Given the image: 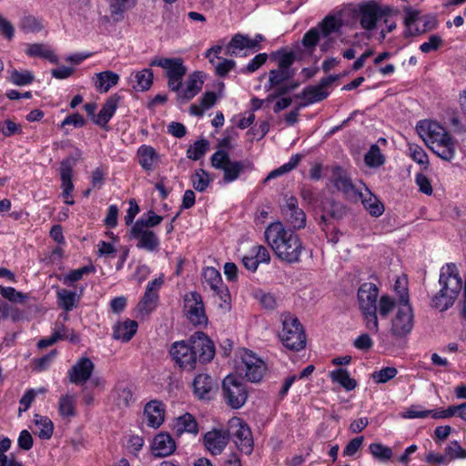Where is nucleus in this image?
I'll use <instances>...</instances> for the list:
<instances>
[{
	"mask_svg": "<svg viewBox=\"0 0 466 466\" xmlns=\"http://www.w3.org/2000/svg\"><path fill=\"white\" fill-rule=\"evenodd\" d=\"M168 352L172 360L181 370L192 371L198 362L209 363L215 356V344L203 331H196L187 339L175 341Z\"/></svg>",
	"mask_w": 466,
	"mask_h": 466,
	"instance_id": "1",
	"label": "nucleus"
},
{
	"mask_svg": "<svg viewBox=\"0 0 466 466\" xmlns=\"http://www.w3.org/2000/svg\"><path fill=\"white\" fill-rule=\"evenodd\" d=\"M265 238L275 256L287 264L300 261L305 246L298 234L281 224H271L265 230Z\"/></svg>",
	"mask_w": 466,
	"mask_h": 466,
	"instance_id": "2",
	"label": "nucleus"
},
{
	"mask_svg": "<svg viewBox=\"0 0 466 466\" xmlns=\"http://www.w3.org/2000/svg\"><path fill=\"white\" fill-rule=\"evenodd\" d=\"M439 283L441 288L433 296L431 306L445 311L454 304L462 288V280L454 263H447L441 268Z\"/></svg>",
	"mask_w": 466,
	"mask_h": 466,
	"instance_id": "3",
	"label": "nucleus"
},
{
	"mask_svg": "<svg viewBox=\"0 0 466 466\" xmlns=\"http://www.w3.org/2000/svg\"><path fill=\"white\" fill-rule=\"evenodd\" d=\"M359 308L364 319L366 327L371 332L379 331V319L377 317V303L379 289L371 282L362 283L357 293Z\"/></svg>",
	"mask_w": 466,
	"mask_h": 466,
	"instance_id": "4",
	"label": "nucleus"
},
{
	"mask_svg": "<svg viewBox=\"0 0 466 466\" xmlns=\"http://www.w3.org/2000/svg\"><path fill=\"white\" fill-rule=\"evenodd\" d=\"M282 329L279 333L283 346L292 351H299L306 347V333L299 319L289 312L281 315Z\"/></svg>",
	"mask_w": 466,
	"mask_h": 466,
	"instance_id": "5",
	"label": "nucleus"
},
{
	"mask_svg": "<svg viewBox=\"0 0 466 466\" xmlns=\"http://www.w3.org/2000/svg\"><path fill=\"white\" fill-rule=\"evenodd\" d=\"M397 10L390 5H382L375 0H370L359 5L358 17L360 27L373 31L380 20L388 24V17L395 15Z\"/></svg>",
	"mask_w": 466,
	"mask_h": 466,
	"instance_id": "6",
	"label": "nucleus"
},
{
	"mask_svg": "<svg viewBox=\"0 0 466 466\" xmlns=\"http://www.w3.org/2000/svg\"><path fill=\"white\" fill-rule=\"evenodd\" d=\"M222 394L225 402L234 410L240 409L248 399L245 383L234 375H228L223 380Z\"/></svg>",
	"mask_w": 466,
	"mask_h": 466,
	"instance_id": "7",
	"label": "nucleus"
},
{
	"mask_svg": "<svg viewBox=\"0 0 466 466\" xmlns=\"http://www.w3.org/2000/svg\"><path fill=\"white\" fill-rule=\"evenodd\" d=\"M81 150L75 148L67 157L60 161V181L61 187L63 188L62 198L64 202L67 205H73L75 203L73 198L75 187L72 181L73 168L81 158Z\"/></svg>",
	"mask_w": 466,
	"mask_h": 466,
	"instance_id": "8",
	"label": "nucleus"
},
{
	"mask_svg": "<svg viewBox=\"0 0 466 466\" xmlns=\"http://www.w3.org/2000/svg\"><path fill=\"white\" fill-rule=\"evenodd\" d=\"M183 311L187 319L194 326L205 327L208 319L206 314L202 296L197 291H191L184 296Z\"/></svg>",
	"mask_w": 466,
	"mask_h": 466,
	"instance_id": "9",
	"label": "nucleus"
},
{
	"mask_svg": "<svg viewBox=\"0 0 466 466\" xmlns=\"http://www.w3.org/2000/svg\"><path fill=\"white\" fill-rule=\"evenodd\" d=\"M414 327V312L411 304L398 305V309L391 319L390 334L396 339L407 337Z\"/></svg>",
	"mask_w": 466,
	"mask_h": 466,
	"instance_id": "10",
	"label": "nucleus"
},
{
	"mask_svg": "<svg viewBox=\"0 0 466 466\" xmlns=\"http://www.w3.org/2000/svg\"><path fill=\"white\" fill-rule=\"evenodd\" d=\"M128 239H137V248L147 252H156L160 246V239L151 229L132 226L129 229Z\"/></svg>",
	"mask_w": 466,
	"mask_h": 466,
	"instance_id": "11",
	"label": "nucleus"
},
{
	"mask_svg": "<svg viewBox=\"0 0 466 466\" xmlns=\"http://www.w3.org/2000/svg\"><path fill=\"white\" fill-rule=\"evenodd\" d=\"M94 370V362L88 357H81L68 370L66 376L71 383L84 385L91 379Z\"/></svg>",
	"mask_w": 466,
	"mask_h": 466,
	"instance_id": "12",
	"label": "nucleus"
},
{
	"mask_svg": "<svg viewBox=\"0 0 466 466\" xmlns=\"http://www.w3.org/2000/svg\"><path fill=\"white\" fill-rule=\"evenodd\" d=\"M230 440V431L224 429H214L203 436L206 449L212 455L220 454Z\"/></svg>",
	"mask_w": 466,
	"mask_h": 466,
	"instance_id": "13",
	"label": "nucleus"
},
{
	"mask_svg": "<svg viewBox=\"0 0 466 466\" xmlns=\"http://www.w3.org/2000/svg\"><path fill=\"white\" fill-rule=\"evenodd\" d=\"M241 359L245 366L247 380L251 382L260 381L266 370L265 362L251 350H246Z\"/></svg>",
	"mask_w": 466,
	"mask_h": 466,
	"instance_id": "14",
	"label": "nucleus"
},
{
	"mask_svg": "<svg viewBox=\"0 0 466 466\" xmlns=\"http://www.w3.org/2000/svg\"><path fill=\"white\" fill-rule=\"evenodd\" d=\"M149 66L165 69L167 78L184 76L187 74V67L180 57L167 58L156 56L150 60Z\"/></svg>",
	"mask_w": 466,
	"mask_h": 466,
	"instance_id": "15",
	"label": "nucleus"
},
{
	"mask_svg": "<svg viewBox=\"0 0 466 466\" xmlns=\"http://www.w3.org/2000/svg\"><path fill=\"white\" fill-rule=\"evenodd\" d=\"M238 450L246 454L250 455L254 449V441L250 428L247 423L239 421L238 428L230 432Z\"/></svg>",
	"mask_w": 466,
	"mask_h": 466,
	"instance_id": "16",
	"label": "nucleus"
},
{
	"mask_svg": "<svg viewBox=\"0 0 466 466\" xmlns=\"http://www.w3.org/2000/svg\"><path fill=\"white\" fill-rule=\"evenodd\" d=\"M282 213L287 217L288 222L295 229H301L306 226V214L299 208L298 199L291 196L287 198L282 207Z\"/></svg>",
	"mask_w": 466,
	"mask_h": 466,
	"instance_id": "17",
	"label": "nucleus"
},
{
	"mask_svg": "<svg viewBox=\"0 0 466 466\" xmlns=\"http://www.w3.org/2000/svg\"><path fill=\"white\" fill-rule=\"evenodd\" d=\"M85 286L75 289H60V309L65 311L64 320L68 319V312L76 309L84 295Z\"/></svg>",
	"mask_w": 466,
	"mask_h": 466,
	"instance_id": "18",
	"label": "nucleus"
},
{
	"mask_svg": "<svg viewBox=\"0 0 466 466\" xmlns=\"http://www.w3.org/2000/svg\"><path fill=\"white\" fill-rule=\"evenodd\" d=\"M121 98L122 96L118 94L111 95L103 104L102 108L96 115V117L93 119L94 124L106 131H108V122L114 116Z\"/></svg>",
	"mask_w": 466,
	"mask_h": 466,
	"instance_id": "19",
	"label": "nucleus"
},
{
	"mask_svg": "<svg viewBox=\"0 0 466 466\" xmlns=\"http://www.w3.org/2000/svg\"><path fill=\"white\" fill-rule=\"evenodd\" d=\"M433 142L434 144H430L428 147L435 155L446 161H451L454 158L456 153L455 141L449 132Z\"/></svg>",
	"mask_w": 466,
	"mask_h": 466,
	"instance_id": "20",
	"label": "nucleus"
},
{
	"mask_svg": "<svg viewBox=\"0 0 466 466\" xmlns=\"http://www.w3.org/2000/svg\"><path fill=\"white\" fill-rule=\"evenodd\" d=\"M176 448L175 440L167 432L157 434L151 444L152 454L157 458L171 455L176 451Z\"/></svg>",
	"mask_w": 466,
	"mask_h": 466,
	"instance_id": "21",
	"label": "nucleus"
},
{
	"mask_svg": "<svg viewBox=\"0 0 466 466\" xmlns=\"http://www.w3.org/2000/svg\"><path fill=\"white\" fill-rule=\"evenodd\" d=\"M137 157L139 166L147 173L154 171L160 160L157 150L152 146L146 144L137 148Z\"/></svg>",
	"mask_w": 466,
	"mask_h": 466,
	"instance_id": "22",
	"label": "nucleus"
},
{
	"mask_svg": "<svg viewBox=\"0 0 466 466\" xmlns=\"http://www.w3.org/2000/svg\"><path fill=\"white\" fill-rule=\"evenodd\" d=\"M417 130L421 138L429 146L434 144L432 141L439 139L441 136L447 133L446 129L432 120H421L417 125Z\"/></svg>",
	"mask_w": 466,
	"mask_h": 466,
	"instance_id": "23",
	"label": "nucleus"
},
{
	"mask_svg": "<svg viewBox=\"0 0 466 466\" xmlns=\"http://www.w3.org/2000/svg\"><path fill=\"white\" fill-rule=\"evenodd\" d=\"M144 416L147 418L148 427L159 428L165 419V405L157 400H150L145 405Z\"/></svg>",
	"mask_w": 466,
	"mask_h": 466,
	"instance_id": "24",
	"label": "nucleus"
},
{
	"mask_svg": "<svg viewBox=\"0 0 466 466\" xmlns=\"http://www.w3.org/2000/svg\"><path fill=\"white\" fill-rule=\"evenodd\" d=\"M206 75L202 71H195L187 81V86L178 96L186 101L193 99L202 89Z\"/></svg>",
	"mask_w": 466,
	"mask_h": 466,
	"instance_id": "25",
	"label": "nucleus"
},
{
	"mask_svg": "<svg viewBox=\"0 0 466 466\" xmlns=\"http://www.w3.org/2000/svg\"><path fill=\"white\" fill-rule=\"evenodd\" d=\"M194 395L198 400H210L213 389V379L204 373L198 374L192 383Z\"/></svg>",
	"mask_w": 466,
	"mask_h": 466,
	"instance_id": "26",
	"label": "nucleus"
},
{
	"mask_svg": "<svg viewBox=\"0 0 466 466\" xmlns=\"http://www.w3.org/2000/svg\"><path fill=\"white\" fill-rule=\"evenodd\" d=\"M254 165L250 161H231L223 170V181L226 184L236 181L244 170L253 169Z\"/></svg>",
	"mask_w": 466,
	"mask_h": 466,
	"instance_id": "27",
	"label": "nucleus"
},
{
	"mask_svg": "<svg viewBox=\"0 0 466 466\" xmlns=\"http://www.w3.org/2000/svg\"><path fill=\"white\" fill-rule=\"evenodd\" d=\"M420 23L422 24L421 27L416 26L414 29H405L403 31V37L410 38L420 35L422 34L435 30L439 25L437 16L433 14L422 15L420 16Z\"/></svg>",
	"mask_w": 466,
	"mask_h": 466,
	"instance_id": "28",
	"label": "nucleus"
},
{
	"mask_svg": "<svg viewBox=\"0 0 466 466\" xmlns=\"http://www.w3.org/2000/svg\"><path fill=\"white\" fill-rule=\"evenodd\" d=\"M329 95V91L316 85L306 86L300 94L297 95V97L304 100L301 106H307L325 100Z\"/></svg>",
	"mask_w": 466,
	"mask_h": 466,
	"instance_id": "29",
	"label": "nucleus"
},
{
	"mask_svg": "<svg viewBox=\"0 0 466 466\" xmlns=\"http://www.w3.org/2000/svg\"><path fill=\"white\" fill-rule=\"evenodd\" d=\"M137 322L129 319L118 322L113 328V338L116 340L128 342L137 333Z\"/></svg>",
	"mask_w": 466,
	"mask_h": 466,
	"instance_id": "30",
	"label": "nucleus"
},
{
	"mask_svg": "<svg viewBox=\"0 0 466 466\" xmlns=\"http://www.w3.org/2000/svg\"><path fill=\"white\" fill-rule=\"evenodd\" d=\"M96 272V268L93 264L83 266L79 268L72 269L68 273L60 276V281L62 283L70 288L75 289V287H81L82 285L76 284L77 281L83 279L85 275L92 274Z\"/></svg>",
	"mask_w": 466,
	"mask_h": 466,
	"instance_id": "31",
	"label": "nucleus"
},
{
	"mask_svg": "<svg viewBox=\"0 0 466 466\" xmlns=\"http://www.w3.org/2000/svg\"><path fill=\"white\" fill-rule=\"evenodd\" d=\"M118 81V74L106 70L96 74L95 86L98 92L106 93L111 87L116 86Z\"/></svg>",
	"mask_w": 466,
	"mask_h": 466,
	"instance_id": "32",
	"label": "nucleus"
},
{
	"mask_svg": "<svg viewBox=\"0 0 466 466\" xmlns=\"http://www.w3.org/2000/svg\"><path fill=\"white\" fill-rule=\"evenodd\" d=\"M329 378L332 382L339 384L347 391L353 390L358 385L356 380L350 376L346 369L339 368L331 370Z\"/></svg>",
	"mask_w": 466,
	"mask_h": 466,
	"instance_id": "33",
	"label": "nucleus"
},
{
	"mask_svg": "<svg viewBox=\"0 0 466 466\" xmlns=\"http://www.w3.org/2000/svg\"><path fill=\"white\" fill-rule=\"evenodd\" d=\"M295 76V71H286L280 68L271 69L268 72V81L265 85L267 91L273 89L275 86L292 80Z\"/></svg>",
	"mask_w": 466,
	"mask_h": 466,
	"instance_id": "34",
	"label": "nucleus"
},
{
	"mask_svg": "<svg viewBox=\"0 0 466 466\" xmlns=\"http://www.w3.org/2000/svg\"><path fill=\"white\" fill-rule=\"evenodd\" d=\"M367 195L360 197L361 198V202L363 204L364 208L369 212V214L372 217L378 218L382 215L384 212V205L379 200V198L370 192V190L367 187Z\"/></svg>",
	"mask_w": 466,
	"mask_h": 466,
	"instance_id": "35",
	"label": "nucleus"
},
{
	"mask_svg": "<svg viewBox=\"0 0 466 466\" xmlns=\"http://www.w3.org/2000/svg\"><path fill=\"white\" fill-rule=\"evenodd\" d=\"M333 185L345 195L353 194L362 197V193L355 187L351 178L345 172H339L338 175L334 174Z\"/></svg>",
	"mask_w": 466,
	"mask_h": 466,
	"instance_id": "36",
	"label": "nucleus"
},
{
	"mask_svg": "<svg viewBox=\"0 0 466 466\" xmlns=\"http://www.w3.org/2000/svg\"><path fill=\"white\" fill-rule=\"evenodd\" d=\"M342 20L334 15H326L317 25L322 36L327 37L333 33H337L342 27Z\"/></svg>",
	"mask_w": 466,
	"mask_h": 466,
	"instance_id": "37",
	"label": "nucleus"
},
{
	"mask_svg": "<svg viewBox=\"0 0 466 466\" xmlns=\"http://www.w3.org/2000/svg\"><path fill=\"white\" fill-rule=\"evenodd\" d=\"M175 429L179 434L183 432L197 434L198 432V424L195 417L187 412L177 419Z\"/></svg>",
	"mask_w": 466,
	"mask_h": 466,
	"instance_id": "38",
	"label": "nucleus"
},
{
	"mask_svg": "<svg viewBox=\"0 0 466 466\" xmlns=\"http://www.w3.org/2000/svg\"><path fill=\"white\" fill-rule=\"evenodd\" d=\"M136 85L133 86L137 91H147L153 84L154 74L152 69L145 68L132 74Z\"/></svg>",
	"mask_w": 466,
	"mask_h": 466,
	"instance_id": "39",
	"label": "nucleus"
},
{
	"mask_svg": "<svg viewBox=\"0 0 466 466\" xmlns=\"http://www.w3.org/2000/svg\"><path fill=\"white\" fill-rule=\"evenodd\" d=\"M190 182L195 190L205 192L213 182V178L208 171L198 168L190 176Z\"/></svg>",
	"mask_w": 466,
	"mask_h": 466,
	"instance_id": "40",
	"label": "nucleus"
},
{
	"mask_svg": "<svg viewBox=\"0 0 466 466\" xmlns=\"http://www.w3.org/2000/svg\"><path fill=\"white\" fill-rule=\"evenodd\" d=\"M386 162V157L382 154L380 147L377 144H372L368 152L364 155V163L371 168H379Z\"/></svg>",
	"mask_w": 466,
	"mask_h": 466,
	"instance_id": "41",
	"label": "nucleus"
},
{
	"mask_svg": "<svg viewBox=\"0 0 466 466\" xmlns=\"http://www.w3.org/2000/svg\"><path fill=\"white\" fill-rule=\"evenodd\" d=\"M34 422L38 428L37 435L42 440H49L54 432V424L52 420L46 416L35 414Z\"/></svg>",
	"mask_w": 466,
	"mask_h": 466,
	"instance_id": "42",
	"label": "nucleus"
},
{
	"mask_svg": "<svg viewBox=\"0 0 466 466\" xmlns=\"http://www.w3.org/2000/svg\"><path fill=\"white\" fill-rule=\"evenodd\" d=\"M248 45H251V43L248 41V35L236 34L226 46L225 54L230 56H238V50L248 49Z\"/></svg>",
	"mask_w": 466,
	"mask_h": 466,
	"instance_id": "43",
	"label": "nucleus"
},
{
	"mask_svg": "<svg viewBox=\"0 0 466 466\" xmlns=\"http://www.w3.org/2000/svg\"><path fill=\"white\" fill-rule=\"evenodd\" d=\"M60 416L74 418L76 416V395L66 394L60 397Z\"/></svg>",
	"mask_w": 466,
	"mask_h": 466,
	"instance_id": "44",
	"label": "nucleus"
},
{
	"mask_svg": "<svg viewBox=\"0 0 466 466\" xmlns=\"http://www.w3.org/2000/svg\"><path fill=\"white\" fill-rule=\"evenodd\" d=\"M158 300L159 295L145 291L142 299L137 306L138 312L143 316L149 315L157 307Z\"/></svg>",
	"mask_w": 466,
	"mask_h": 466,
	"instance_id": "45",
	"label": "nucleus"
},
{
	"mask_svg": "<svg viewBox=\"0 0 466 466\" xmlns=\"http://www.w3.org/2000/svg\"><path fill=\"white\" fill-rule=\"evenodd\" d=\"M369 451L375 460L381 462L389 461L393 456L392 449L380 442L370 443Z\"/></svg>",
	"mask_w": 466,
	"mask_h": 466,
	"instance_id": "46",
	"label": "nucleus"
},
{
	"mask_svg": "<svg viewBox=\"0 0 466 466\" xmlns=\"http://www.w3.org/2000/svg\"><path fill=\"white\" fill-rule=\"evenodd\" d=\"M302 157L303 156L300 154L292 155L287 163L283 164L279 167L269 172V174L266 177V181L274 179L278 177H280V176L293 170L299 164V162L302 159Z\"/></svg>",
	"mask_w": 466,
	"mask_h": 466,
	"instance_id": "47",
	"label": "nucleus"
},
{
	"mask_svg": "<svg viewBox=\"0 0 466 466\" xmlns=\"http://www.w3.org/2000/svg\"><path fill=\"white\" fill-rule=\"evenodd\" d=\"M273 58L278 61V67L286 71H295L291 66L296 60L295 54L292 51H287L284 48L278 50L273 55Z\"/></svg>",
	"mask_w": 466,
	"mask_h": 466,
	"instance_id": "48",
	"label": "nucleus"
},
{
	"mask_svg": "<svg viewBox=\"0 0 466 466\" xmlns=\"http://www.w3.org/2000/svg\"><path fill=\"white\" fill-rule=\"evenodd\" d=\"M162 220V216L157 215L154 210L150 209L144 213L142 217L134 223V226L150 229L158 226Z\"/></svg>",
	"mask_w": 466,
	"mask_h": 466,
	"instance_id": "49",
	"label": "nucleus"
},
{
	"mask_svg": "<svg viewBox=\"0 0 466 466\" xmlns=\"http://www.w3.org/2000/svg\"><path fill=\"white\" fill-rule=\"evenodd\" d=\"M25 53L29 56H39L47 59L51 62L56 60V55L51 51L48 46L43 44H31L27 46Z\"/></svg>",
	"mask_w": 466,
	"mask_h": 466,
	"instance_id": "50",
	"label": "nucleus"
},
{
	"mask_svg": "<svg viewBox=\"0 0 466 466\" xmlns=\"http://www.w3.org/2000/svg\"><path fill=\"white\" fill-rule=\"evenodd\" d=\"M209 149V142L207 139L197 140L193 146L187 150V157L194 161L202 158Z\"/></svg>",
	"mask_w": 466,
	"mask_h": 466,
	"instance_id": "51",
	"label": "nucleus"
},
{
	"mask_svg": "<svg viewBox=\"0 0 466 466\" xmlns=\"http://www.w3.org/2000/svg\"><path fill=\"white\" fill-rule=\"evenodd\" d=\"M396 305L395 299L388 294L382 295L377 303V315L379 314L382 319H387Z\"/></svg>",
	"mask_w": 466,
	"mask_h": 466,
	"instance_id": "52",
	"label": "nucleus"
},
{
	"mask_svg": "<svg viewBox=\"0 0 466 466\" xmlns=\"http://www.w3.org/2000/svg\"><path fill=\"white\" fill-rule=\"evenodd\" d=\"M320 35L321 33L317 26L311 27L304 34L301 44L308 52L312 53L316 49L320 39Z\"/></svg>",
	"mask_w": 466,
	"mask_h": 466,
	"instance_id": "53",
	"label": "nucleus"
},
{
	"mask_svg": "<svg viewBox=\"0 0 466 466\" xmlns=\"http://www.w3.org/2000/svg\"><path fill=\"white\" fill-rule=\"evenodd\" d=\"M115 402L118 408H127L133 400V392L130 388L118 386L116 388Z\"/></svg>",
	"mask_w": 466,
	"mask_h": 466,
	"instance_id": "54",
	"label": "nucleus"
},
{
	"mask_svg": "<svg viewBox=\"0 0 466 466\" xmlns=\"http://www.w3.org/2000/svg\"><path fill=\"white\" fill-rule=\"evenodd\" d=\"M204 282L211 289H218V286L223 283L220 272L214 267H207L202 273Z\"/></svg>",
	"mask_w": 466,
	"mask_h": 466,
	"instance_id": "55",
	"label": "nucleus"
},
{
	"mask_svg": "<svg viewBox=\"0 0 466 466\" xmlns=\"http://www.w3.org/2000/svg\"><path fill=\"white\" fill-rule=\"evenodd\" d=\"M398 374V370L395 367H385L371 374V378L376 383H387L394 379Z\"/></svg>",
	"mask_w": 466,
	"mask_h": 466,
	"instance_id": "56",
	"label": "nucleus"
},
{
	"mask_svg": "<svg viewBox=\"0 0 466 466\" xmlns=\"http://www.w3.org/2000/svg\"><path fill=\"white\" fill-rule=\"evenodd\" d=\"M232 160L228 151L218 149L210 157L211 166L216 169H222L227 167Z\"/></svg>",
	"mask_w": 466,
	"mask_h": 466,
	"instance_id": "57",
	"label": "nucleus"
},
{
	"mask_svg": "<svg viewBox=\"0 0 466 466\" xmlns=\"http://www.w3.org/2000/svg\"><path fill=\"white\" fill-rule=\"evenodd\" d=\"M110 15L115 21H119L123 18V14L128 7L129 0H108Z\"/></svg>",
	"mask_w": 466,
	"mask_h": 466,
	"instance_id": "58",
	"label": "nucleus"
},
{
	"mask_svg": "<svg viewBox=\"0 0 466 466\" xmlns=\"http://www.w3.org/2000/svg\"><path fill=\"white\" fill-rule=\"evenodd\" d=\"M267 59L268 55L266 53L256 55L245 67L240 69V73L248 75L256 72L267 62Z\"/></svg>",
	"mask_w": 466,
	"mask_h": 466,
	"instance_id": "59",
	"label": "nucleus"
},
{
	"mask_svg": "<svg viewBox=\"0 0 466 466\" xmlns=\"http://www.w3.org/2000/svg\"><path fill=\"white\" fill-rule=\"evenodd\" d=\"M44 391L43 389L38 390L34 389L27 390L19 400L18 416H21L23 412L30 408L37 393H43Z\"/></svg>",
	"mask_w": 466,
	"mask_h": 466,
	"instance_id": "60",
	"label": "nucleus"
},
{
	"mask_svg": "<svg viewBox=\"0 0 466 466\" xmlns=\"http://www.w3.org/2000/svg\"><path fill=\"white\" fill-rule=\"evenodd\" d=\"M449 461L455 459H465L466 450L462 449L457 441H451L444 450Z\"/></svg>",
	"mask_w": 466,
	"mask_h": 466,
	"instance_id": "61",
	"label": "nucleus"
},
{
	"mask_svg": "<svg viewBox=\"0 0 466 466\" xmlns=\"http://www.w3.org/2000/svg\"><path fill=\"white\" fill-rule=\"evenodd\" d=\"M10 80L16 86H25L31 84L34 80V76L30 71H18L13 70L11 72Z\"/></svg>",
	"mask_w": 466,
	"mask_h": 466,
	"instance_id": "62",
	"label": "nucleus"
},
{
	"mask_svg": "<svg viewBox=\"0 0 466 466\" xmlns=\"http://www.w3.org/2000/svg\"><path fill=\"white\" fill-rule=\"evenodd\" d=\"M86 124V121L82 115L79 113H74L64 118V120L60 123V128L66 129L67 133V127L72 126L74 127H83Z\"/></svg>",
	"mask_w": 466,
	"mask_h": 466,
	"instance_id": "63",
	"label": "nucleus"
},
{
	"mask_svg": "<svg viewBox=\"0 0 466 466\" xmlns=\"http://www.w3.org/2000/svg\"><path fill=\"white\" fill-rule=\"evenodd\" d=\"M394 290L398 295V305L410 304L409 289L405 281L398 279L394 284Z\"/></svg>",
	"mask_w": 466,
	"mask_h": 466,
	"instance_id": "64",
	"label": "nucleus"
}]
</instances>
